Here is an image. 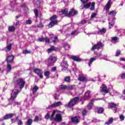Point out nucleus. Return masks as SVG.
Returning <instances> with one entry per match:
<instances>
[{"label":"nucleus","instance_id":"774afa93","mask_svg":"<svg viewBox=\"0 0 125 125\" xmlns=\"http://www.w3.org/2000/svg\"><path fill=\"white\" fill-rule=\"evenodd\" d=\"M109 26L110 29H111V28H112V27H113V24L109 22Z\"/></svg>","mask_w":125,"mask_h":125},{"label":"nucleus","instance_id":"0e129e2a","mask_svg":"<svg viewBox=\"0 0 125 125\" xmlns=\"http://www.w3.org/2000/svg\"><path fill=\"white\" fill-rule=\"evenodd\" d=\"M77 14H78V11H75V10H74L73 16L75 15H77Z\"/></svg>","mask_w":125,"mask_h":125},{"label":"nucleus","instance_id":"49530a36","mask_svg":"<svg viewBox=\"0 0 125 125\" xmlns=\"http://www.w3.org/2000/svg\"><path fill=\"white\" fill-rule=\"evenodd\" d=\"M34 13L36 17H39V11H38V9H35L34 10Z\"/></svg>","mask_w":125,"mask_h":125},{"label":"nucleus","instance_id":"ea45409f","mask_svg":"<svg viewBox=\"0 0 125 125\" xmlns=\"http://www.w3.org/2000/svg\"><path fill=\"white\" fill-rule=\"evenodd\" d=\"M31 50H28L27 49H25L23 51L22 54H30L31 53Z\"/></svg>","mask_w":125,"mask_h":125},{"label":"nucleus","instance_id":"5701e85b","mask_svg":"<svg viewBox=\"0 0 125 125\" xmlns=\"http://www.w3.org/2000/svg\"><path fill=\"white\" fill-rule=\"evenodd\" d=\"M76 104L75 103V102H74V101H73V100L72 99V100H71L68 104V107H73V106H75V105Z\"/></svg>","mask_w":125,"mask_h":125},{"label":"nucleus","instance_id":"b1692460","mask_svg":"<svg viewBox=\"0 0 125 125\" xmlns=\"http://www.w3.org/2000/svg\"><path fill=\"white\" fill-rule=\"evenodd\" d=\"M64 81L67 83H71V77L70 76H66L64 78Z\"/></svg>","mask_w":125,"mask_h":125},{"label":"nucleus","instance_id":"37998d69","mask_svg":"<svg viewBox=\"0 0 125 125\" xmlns=\"http://www.w3.org/2000/svg\"><path fill=\"white\" fill-rule=\"evenodd\" d=\"M61 89L62 90H67V85H64V84H62L61 85Z\"/></svg>","mask_w":125,"mask_h":125},{"label":"nucleus","instance_id":"5fc2aeb1","mask_svg":"<svg viewBox=\"0 0 125 125\" xmlns=\"http://www.w3.org/2000/svg\"><path fill=\"white\" fill-rule=\"evenodd\" d=\"M120 54H121V50H118L116 52V54L115 55V56H119V55H120Z\"/></svg>","mask_w":125,"mask_h":125},{"label":"nucleus","instance_id":"39448f33","mask_svg":"<svg viewBox=\"0 0 125 125\" xmlns=\"http://www.w3.org/2000/svg\"><path fill=\"white\" fill-rule=\"evenodd\" d=\"M80 1H82L83 4H84V8H85V9L89 8V7H90V6L91 5V2H88V1H89V0H80Z\"/></svg>","mask_w":125,"mask_h":125},{"label":"nucleus","instance_id":"9b49d317","mask_svg":"<svg viewBox=\"0 0 125 125\" xmlns=\"http://www.w3.org/2000/svg\"><path fill=\"white\" fill-rule=\"evenodd\" d=\"M106 12H109L110 8H111V0H109L105 6Z\"/></svg>","mask_w":125,"mask_h":125},{"label":"nucleus","instance_id":"6ab92c4d","mask_svg":"<svg viewBox=\"0 0 125 125\" xmlns=\"http://www.w3.org/2000/svg\"><path fill=\"white\" fill-rule=\"evenodd\" d=\"M101 92H104L105 93H109V92H110V91H109V89H107V87L104 86L101 89Z\"/></svg>","mask_w":125,"mask_h":125},{"label":"nucleus","instance_id":"e2e57ef3","mask_svg":"<svg viewBox=\"0 0 125 125\" xmlns=\"http://www.w3.org/2000/svg\"><path fill=\"white\" fill-rule=\"evenodd\" d=\"M87 23V21L83 20L82 21V24H86Z\"/></svg>","mask_w":125,"mask_h":125},{"label":"nucleus","instance_id":"f257e3e1","mask_svg":"<svg viewBox=\"0 0 125 125\" xmlns=\"http://www.w3.org/2000/svg\"><path fill=\"white\" fill-rule=\"evenodd\" d=\"M19 93H20V91L17 89L12 90V93H11V96L9 99V102L11 101L12 103H14V106H16V105L19 104V102L15 101Z\"/></svg>","mask_w":125,"mask_h":125},{"label":"nucleus","instance_id":"4d7b16f0","mask_svg":"<svg viewBox=\"0 0 125 125\" xmlns=\"http://www.w3.org/2000/svg\"><path fill=\"white\" fill-rule=\"evenodd\" d=\"M50 107H52V108H56L57 106L56 105V103H53L50 105Z\"/></svg>","mask_w":125,"mask_h":125},{"label":"nucleus","instance_id":"a18cd8bd","mask_svg":"<svg viewBox=\"0 0 125 125\" xmlns=\"http://www.w3.org/2000/svg\"><path fill=\"white\" fill-rule=\"evenodd\" d=\"M53 50H55V47L50 48L47 49V52H48V53H50V52H52V51H53Z\"/></svg>","mask_w":125,"mask_h":125},{"label":"nucleus","instance_id":"c03bdc74","mask_svg":"<svg viewBox=\"0 0 125 125\" xmlns=\"http://www.w3.org/2000/svg\"><path fill=\"white\" fill-rule=\"evenodd\" d=\"M116 14H117V12L115 11H111L108 14L109 15H111V16H115Z\"/></svg>","mask_w":125,"mask_h":125},{"label":"nucleus","instance_id":"4468645a","mask_svg":"<svg viewBox=\"0 0 125 125\" xmlns=\"http://www.w3.org/2000/svg\"><path fill=\"white\" fill-rule=\"evenodd\" d=\"M34 73L36 74V75H40V74H42V70L40 68H36L33 70Z\"/></svg>","mask_w":125,"mask_h":125},{"label":"nucleus","instance_id":"412c9836","mask_svg":"<svg viewBox=\"0 0 125 125\" xmlns=\"http://www.w3.org/2000/svg\"><path fill=\"white\" fill-rule=\"evenodd\" d=\"M95 60H96V57L91 58L90 59L88 63V65L89 67L91 66V64H92V62H93L94 61H95Z\"/></svg>","mask_w":125,"mask_h":125},{"label":"nucleus","instance_id":"de8ad7c7","mask_svg":"<svg viewBox=\"0 0 125 125\" xmlns=\"http://www.w3.org/2000/svg\"><path fill=\"white\" fill-rule=\"evenodd\" d=\"M44 41L45 42H47V43H50V40L47 37L44 38Z\"/></svg>","mask_w":125,"mask_h":125},{"label":"nucleus","instance_id":"f704fd0d","mask_svg":"<svg viewBox=\"0 0 125 125\" xmlns=\"http://www.w3.org/2000/svg\"><path fill=\"white\" fill-rule=\"evenodd\" d=\"M74 86H75V85H70L69 86H66V90H73V89H74Z\"/></svg>","mask_w":125,"mask_h":125},{"label":"nucleus","instance_id":"ddd939ff","mask_svg":"<svg viewBox=\"0 0 125 125\" xmlns=\"http://www.w3.org/2000/svg\"><path fill=\"white\" fill-rule=\"evenodd\" d=\"M61 65L63 70H67V69H68V63H67V62L63 61L62 62Z\"/></svg>","mask_w":125,"mask_h":125},{"label":"nucleus","instance_id":"bb28decb","mask_svg":"<svg viewBox=\"0 0 125 125\" xmlns=\"http://www.w3.org/2000/svg\"><path fill=\"white\" fill-rule=\"evenodd\" d=\"M90 91L88 90L87 91H86L84 94V97H85L86 98H90V97H91V96H90Z\"/></svg>","mask_w":125,"mask_h":125},{"label":"nucleus","instance_id":"bf43d9fd","mask_svg":"<svg viewBox=\"0 0 125 125\" xmlns=\"http://www.w3.org/2000/svg\"><path fill=\"white\" fill-rule=\"evenodd\" d=\"M38 42H44V38H39L38 39Z\"/></svg>","mask_w":125,"mask_h":125},{"label":"nucleus","instance_id":"2f4dec72","mask_svg":"<svg viewBox=\"0 0 125 125\" xmlns=\"http://www.w3.org/2000/svg\"><path fill=\"white\" fill-rule=\"evenodd\" d=\"M39 90V87L37 85H35L32 89V92L33 94L36 93Z\"/></svg>","mask_w":125,"mask_h":125},{"label":"nucleus","instance_id":"2eb2a0df","mask_svg":"<svg viewBox=\"0 0 125 125\" xmlns=\"http://www.w3.org/2000/svg\"><path fill=\"white\" fill-rule=\"evenodd\" d=\"M68 12L69 11L68 10V9H65L64 10H62L61 11H60L59 14L60 15H62V14H64V15H66V16H67Z\"/></svg>","mask_w":125,"mask_h":125},{"label":"nucleus","instance_id":"f03ea898","mask_svg":"<svg viewBox=\"0 0 125 125\" xmlns=\"http://www.w3.org/2000/svg\"><path fill=\"white\" fill-rule=\"evenodd\" d=\"M16 85H19L20 89H22L26 84V82L21 77L18 78L15 82Z\"/></svg>","mask_w":125,"mask_h":125},{"label":"nucleus","instance_id":"6e6552de","mask_svg":"<svg viewBox=\"0 0 125 125\" xmlns=\"http://www.w3.org/2000/svg\"><path fill=\"white\" fill-rule=\"evenodd\" d=\"M13 116H14L13 113L7 114L3 116V119L5 121H6L7 120L12 119L13 118Z\"/></svg>","mask_w":125,"mask_h":125},{"label":"nucleus","instance_id":"09e8293b","mask_svg":"<svg viewBox=\"0 0 125 125\" xmlns=\"http://www.w3.org/2000/svg\"><path fill=\"white\" fill-rule=\"evenodd\" d=\"M39 121H40V118L39 117V116H35V118L34 119V122L35 123H38V122H39Z\"/></svg>","mask_w":125,"mask_h":125},{"label":"nucleus","instance_id":"0eeeda50","mask_svg":"<svg viewBox=\"0 0 125 125\" xmlns=\"http://www.w3.org/2000/svg\"><path fill=\"white\" fill-rule=\"evenodd\" d=\"M54 121L57 123H60V122H62V116H61V114H56V117L54 119Z\"/></svg>","mask_w":125,"mask_h":125},{"label":"nucleus","instance_id":"58836bf2","mask_svg":"<svg viewBox=\"0 0 125 125\" xmlns=\"http://www.w3.org/2000/svg\"><path fill=\"white\" fill-rule=\"evenodd\" d=\"M8 31H9V32H14V31H15V27L13 26H9Z\"/></svg>","mask_w":125,"mask_h":125},{"label":"nucleus","instance_id":"f3484780","mask_svg":"<svg viewBox=\"0 0 125 125\" xmlns=\"http://www.w3.org/2000/svg\"><path fill=\"white\" fill-rule=\"evenodd\" d=\"M104 46V44L102 42H99L96 44H94L93 47H103Z\"/></svg>","mask_w":125,"mask_h":125},{"label":"nucleus","instance_id":"052dcab7","mask_svg":"<svg viewBox=\"0 0 125 125\" xmlns=\"http://www.w3.org/2000/svg\"><path fill=\"white\" fill-rule=\"evenodd\" d=\"M95 49H97V50H99V49H100V47H98V48H97V47H92L91 50H95Z\"/></svg>","mask_w":125,"mask_h":125},{"label":"nucleus","instance_id":"aec40b11","mask_svg":"<svg viewBox=\"0 0 125 125\" xmlns=\"http://www.w3.org/2000/svg\"><path fill=\"white\" fill-rule=\"evenodd\" d=\"M106 30L105 28H103L102 29H99L98 34H100V35H103L106 33Z\"/></svg>","mask_w":125,"mask_h":125},{"label":"nucleus","instance_id":"a878e982","mask_svg":"<svg viewBox=\"0 0 125 125\" xmlns=\"http://www.w3.org/2000/svg\"><path fill=\"white\" fill-rule=\"evenodd\" d=\"M108 107L109 108H116L117 107V104H115V103H108Z\"/></svg>","mask_w":125,"mask_h":125},{"label":"nucleus","instance_id":"c85d7f7f","mask_svg":"<svg viewBox=\"0 0 125 125\" xmlns=\"http://www.w3.org/2000/svg\"><path fill=\"white\" fill-rule=\"evenodd\" d=\"M72 101H73L75 104H77V103L80 102V97H74L72 99Z\"/></svg>","mask_w":125,"mask_h":125},{"label":"nucleus","instance_id":"6e6d98bb","mask_svg":"<svg viewBox=\"0 0 125 125\" xmlns=\"http://www.w3.org/2000/svg\"><path fill=\"white\" fill-rule=\"evenodd\" d=\"M18 125H23V122L21 120H19L17 122Z\"/></svg>","mask_w":125,"mask_h":125},{"label":"nucleus","instance_id":"13d9d810","mask_svg":"<svg viewBox=\"0 0 125 125\" xmlns=\"http://www.w3.org/2000/svg\"><path fill=\"white\" fill-rule=\"evenodd\" d=\"M57 69V67L56 66H54L51 68V72H55Z\"/></svg>","mask_w":125,"mask_h":125},{"label":"nucleus","instance_id":"20e7f679","mask_svg":"<svg viewBox=\"0 0 125 125\" xmlns=\"http://www.w3.org/2000/svg\"><path fill=\"white\" fill-rule=\"evenodd\" d=\"M14 61V56L8 55L6 56V61L8 64H12Z\"/></svg>","mask_w":125,"mask_h":125},{"label":"nucleus","instance_id":"3c124183","mask_svg":"<svg viewBox=\"0 0 125 125\" xmlns=\"http://www.w3.org/2000/svg\"><path fill=\"white\" fill-rule=\"evenodd\" d=\"M97 15V13H94L92 14V15L91 16V19H93V18H94V17H95V16H96Z\"/></svg>","mask_w":125,"mask_h":125},{"label":"nucleus","instance_id":"a19ab883","mask_svg":"<svg viewBox=\"0 0 125 125\" xmlns=\"http://www.w3.org/2000/svg\"><path fill=\"white\" fill-rule=\"evenodd\" d=\"M33 23V21H32V20L31 19H28L25 22V24L26 25H31Z\"/></svg>","mask_w":125,"mask_h":125},{"label":"nucleus","instance_id":"423d86ee","mask_svg":"<svg viewBox=\"0 0 125 125\" xmlns=\"http://www.w3.org/2000/svg\"><path fill=\"white\" fill-rule=\"evenodd\" d=\"M56 113V111L53 110L51 116H50V114L49 113H48L46 114V116H45V119L46 120H48V119H50L51 120H52L53 118V117L55 116V114Z\"/></svg>","mask_w":125,"mask_h":125},{"label":"nucleus","instance_id":"7c9ffc66","mask_svg":"<svg viewBox=\"0 0 125 125\" xmlns=\"http://www.w3.org/2000/svg\"><path fill=\"white\" fill-rule=\"evenodd\" d=\"M113 122H114V118H109V119L108 120V121L106 122L105 123V125H111V124H112Z\"/></svg>","mask_w":125,"mask_h":125},{"label":"nucleus","instance_id":"e433bc0d","mask_svg":"<svg viewBox=\"0 0 125 125\" xmlns=\"http://www.w3.org/2000/svg\"><path fill=\"white\" fill-rule=\"evenodd\" d=\"M32 124H33V120L28 119L26 122V125H32Z\"/></svg>","mask_w":125,"mask_h":125},{"label":"nucleus","instance_id":"473e14b6","mask_svg":"<svg viewBox=\"0 0 125 125\" xmlns=\"http://www.w3.org/2000/svg\"><path fill=\"white\" fill-rule=\"evenodd\" d=\"M12 70V67H11V65L9 63L7 65V73H9L10 71Z\"/></svg>","mask_w":125,"mask_h":125},{"label":"nucleus","instance_id":"338daca9","mask_svg":"<svg viewBox=\"0 0 125 125\" xmlns=\"http://www.w3.org/2000/svg\"><path fill=\"white\" fill-rule=\"evenodd\" d=\"M42 74V73H41V74H40V75H38V76H39L40 79H43V76Z\"/></svg>","mask_w":125,"mask_h":125},{"label":"nucleus","instance_id":"680f3d73","mask_svg":"<svg viewBox=\"0 0 125 125\" xmlns=\"http://www.w3.org/2000/svg\"><path fill=\"white\" fill-rule=\"evenodd\" d=\"M125 78V73H122L121 75V79H124Z\"/></svg>","mask_w":125,"mask_h":125},{"label":"nucleus","instance_id":"c9c22d12","mask_svg":"<svg viewBox=\"0 0 125 125\" xmlns=\"http://www.w3.org/2000/svg\"><path fill=\"white\" fill-rule=\"evenodd\" d=\"M88 112V111H87V110H86V109H84L82 111V114L83 117H85V116H86V115H87Z\"/></svg>","mask_w":125,"mask_h":125},{"label":"nucleus","instance_id":"79ce46f5","mask_svg":"<svg viewBox=\"0 0 125 125\" xmlns=\"http://www.w3.org/2000/svg\"><path fill=\"white\" fill-rule=\"evenodd\" d=\"M58 17H57V16H56V15H54L53 16H52L50 18V20L51 21H55L56 19H57Z\"/></svg>","mask_w":125,"mask_h":125},{"label":"nucleus","instance_id":"4c0bfd02","mask_svg":"<svg viewBox=\"0 0 125 125\" xmlns=\"http://www.w3.org/2000/svg\"><path fill=\"white\" fill-rule=\"evenodd\" d=\"M95 9V2H93L92 3H91V8L90 10H94Z\"/></svg>","mask_w":125,"mask_h":125},{"label":"nucleus","instance_id":"393cba45","mask_svg":"<svg viewBox=\"0 0 125 125\" xmlns=\"http://www.w3.org/2000/svg\"><path fill=\"white\" fill-rule=\"evenodd\" d=\"M103 112H104L103 107H97L98 114H103Z\"/></svg>","mask_w":125,"mask_h":125},{"label":"nucleus","instance_id":"8fccbe9b","mask_svg":"<svg viewBox=\"0 0 125 125\" xmlns=\"http://www.w3.org/2000/svg\"><path fill=\"white\" fill-rule=\"evenodd\" d=\"M119 118H120L121 121H124V120H125V116H124V115H123V114H120L119 115Z\"/></svg>","mask_w":125,"mask_h":125},{"label":"nucleus","instance_id":"f8f14e48","mask_svg":"<svg viewBox=\"0 0 125 125\" xmlns=\"http://www.w3.org/2000/svg\"><path fill=\"white\" fill-rule=\"evenodd\" d=\"M58 23V21L56 20L54 21H51V22L48 24L49 28H52V27H54V26H55V25H57V23Z\"/></svg>","mask_w":125,"mask_h":125},{"label":"nucleus","instance_id":"72a5a7b5","mask_svg":"<svg viewBox=\"0 0 125 125\" xmlns=\"http://www.w3.org/2000/svg\"><path fill=\"white\" fill-rule=\"evenodd\" d=\"M50 75V72L47 71L44 73V76L46 77V79H49V76Z\"/></svg>","mask_w":125,"mask_h":125},{"label":"nucleus","instance_id":"4be33fe9","mask_svg":"<svg viewBox=\"0 0 125 125\" xmlns=\"http://www.w3.org/2000/svg\"><path fill=\"white\" fill-rule=\"evenodd\" d=\"M111 42L113 43H116V42H119V38L117 37H112Z\"/></svg>","mask_w":125,"mask_h":125},{"label":"nucleus","instance_id":"69168bd1","mask_svg":"<svg viewBox=\"0 0 125 125\" xmlns=\"http://www.w3.org/2000/svg\"><path fill=\"white\" fill-rule=\"evenodd\" d=\"M84 8V4H83V5H81V6H80V9H83Z\"/></svg>","mask_w":125,"mask_h":125},{"label":"nucleus","instance_id":"a211bd4d","mask_svg":"<svg viewBox=\"0 0 125 125\" xmlns=\"http://www.w3.org/2000/svg\"><path fill=\"white\" fill-rule=\"evenodd\" d=\"M71 121L72 123H76V124L80 123V120H79V118H78V116L72 117Z\"/></svg>","mask_w":125,"mask_h":125},{"label":"nucleus","instance_id":"c756f323","mask_svg":"<svg viewBox=\"0 0 125 125\" xmlns=\"http://www.w3.org/2000/svg\"><path fill=\"white\" fill-rule=\"evenodd\" d=\"M78 81H79L80 82H86V78L84 77H79L78 78Z\"/></svg>","mask_w":125,"mask_h":125},{"label":"nucleus","instance_id":"1a4fd4ad","mask_svg":"<svg viewBox=\"0 0 125 125\" xmlns=\"http://www.w3.org/2000/svg\"><path fill=\"white\" fill-rule=\"evenodd\" d=\"M50 37H52L51 39L53 40L51 42H54V43H56L57 42H58V38L57 36H54V35L51 34L50 35Z\"/></svg>","mask_w":125,"mask_h":125},{"label":"nucleus","instance_id":"7ed1b4c3","mask_svg":"<svg viewBox=\"0 0 125 125\" xmlns=\"http://www.w3.org/2000/svg\"><path fill=\"white\" fill-rule=\"evenodd\" d=\"M57 61V57L50 56L47 60L48 67L54 66V63Z\"/></svg>","mask_w":125,"mask_h":125},{"label":"nucleus","instance_id":"dca6fc26","mask_svg":"<svg viewBox=\"0 0 125 125\" xmlns=\"http://www.w3.org/2000/svg\"><path fill=\"white\" fill-rule=\"evenodd\" d=\"M93 103H94V100L92 99L91 100V102L87 105L88 110H91V109H92V106H93Z\"/></svg>","mask_w":125,"mask_h":125},{"label":"nucleus","instance_id":"cd10ccee","mask_svg":"<svg viewBox=\"0 0 125 125\" xmlns=\"http://www.w3.org/2000/svg\"><path fill=\"white\" fill-rule=\"evenodd\" d=\"M73 13H74V9H72L70 10V11L67 14V17H72V16H74V15H73Z\"/></svg>","mask_w":125,"mask_h":125},{"label":"nucleus","instance_id":"864d4df0","mask_svg":"<svg viewBox=\"0 0 125 125\" xmlns=\"http://www.w3.org/2000/svg\"><path fill=\"white\" fill-rule=\"evenodd\" d=\"M5 50L6 52L7 53V52H9V51H10L11 50V47H6Z\"/></svg>","mask_w":125,"mask_h":125},{"label":"nucleus","instance_id":"603ef678","mask_svg":"<svg viewBox=\"0 0 125 125\" xmlns=\"http://www.w3.org/2000/svg\"><path fill=\"white\" fill-rule=\"evenodd\" d=\"M56 103V105L57 106V107H59V106H60L62 105V103H61V101H59Z\"/></svg>","mask_w":125,"mask_h":125},{"label":"nucleus","instance_id":"9d476101","mask_svg":"<svg viewBox=\"0 0 125 125\" xmlns=\"http://www.w3.org/2000/svg\"><path fill=\"white\" fill-rule=\"evenodd\" d=\"M71 59L73 60V61H76V62H81L82 61L81 58L76 56H71Z\"/></svg>","mask_w":125,"mask_h":125}]
</instances>
